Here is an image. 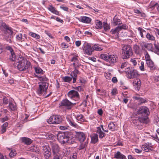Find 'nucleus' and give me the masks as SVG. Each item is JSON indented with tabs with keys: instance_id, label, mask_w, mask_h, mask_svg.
<instances>
[{
	"instance_id": "1",
	"label": "nucleus",
	"mask_w": 159,
	"mask_h": 159,
	"mask_svg": "<svg viewBox=\"0 0 159 159\" xmlns=\"http://www.w3.org/2000/svg\"><path fill=\"white\" fill-rule=\"evenodd\" d=\"M30 67V62L26 61V60L23 58H20L16 66L17 69L20 71H25L26 72H29Z\"/></svg>"
},
{
	"instance_id": "2",
	"label": "nucleus",
	"mask_w": 159,
	"mask_h": 159,
	"mask_svg": "<svg viewBox=\"0 0 159 159\" xmlns=\"http://www.w3.org/2000/svg\"><path fill=\"white\" fill-rule=\"evenodd\" d=\"M133 54L132 49L129 45H125L122 48V57L123 59L129 58Z\"/></svg>"
},
{
	"instance_id": "3",
	"label": "nucleus",
	"mask_w": 159,
	"mask_h": 159,
	"mask_svg": "<svg viewBox=\"0 0 159 159\" xmlns=\"http://www.w3.org/2000/svg\"><path fill=\"white\" fill-rule=\"evenodd\" d=\"M112 22L113 25L114 26L118 25V26L116 27L115 29H112L111 30L110 32L112 34H114L116 33H118L119 31L122 30H127L128 28V27L126 24H122V23H120V21L113 20Z\"/></svg>"
},
{
	"instance_id": "4",
	"label": "nucleus",
	"mask_w": 159,
	"mask_h": 159,
	"mask_svg": "<svg viewBox=\"0 0 159 159\" xmlns=\"http://www.w3.org/2000/svg\"><path fill=\"white\" fill-rule=\"evenodd\" d=\"M100 57L102 59L112 64L116 63L118 60V57L116 55H108L106 54H103L101 55Z\"/></svg>"
},
{
	"instance_id": "5",
	"label": "nucleus",
	"mask_w": 159,
	"mask_h": 159,
	"mask_svg": "<svg viewBox=\"0 0 159 159\" xmlns=\"http://www.w3.org/2000/svg\"><path fill=\"white\" fill-rule=\"evenodd\" d=\"M62 120V118L60 115H53L50 117L47 121L49 124H58L61 123Z\"/></svg>"
},
{
	"instance_id": "6",
	"label": "nucleus",
	"mask_w": 159,
	"mask_h": 159,
	"mask_svg": "<svg viewBox=\"0 0 159 159\" xmlns=\"http://www.w3.org/2000/svg\"><path fill=\"white\" fill-rule=\"evenodd\" d=\"M58 140L61 143L65 144L68 142V132L59 133L57 135Z\"/></svg>"
},
{
	"instance_id": "7",
	"label": "nucleus",
	"mask_w": 159,
	"mask_h": 159,
	"mask_svg": "<svg viewBox=\"0 0 159 159\" xmlns=\"http://www.w3.org/2000/svg\"><path fill=\"white\" fill-rule=\"evenodd\" d=\"M39 87L37 91V93L39 95H41L44 92H46L49 84L48 83L39 82Z\"/></svg>"
},
{
	"instance_id": "8",
	"label": "nucleus",
	"mask_w": 159,
	"mask_h": 159,
	"mask_svg": "<svg viewBox=\"0 0 159 159\" xmlns=\"http://www.w3.org/2000/svg\"><path fill=\"white\" fill-rule=\"evenodd\" d=\"M137 114L140 116H148L149 115V109L145 106L140 107L137 111Z\"/></svg>"
},
{
	"instance_id": "9",
	"label": "nucleus",
	"mask_w": 159,
	"mask_h": 159,
	"mask_svg": "<svg viewBox=\"0 0 159 159\" xmlns=\"http://www.w3.org/2000/svg\"><path fill=\"white\" fill-rule=\"evenodd\" d=\"M68 96L71 99L75 101H78L80 97L78 93L75 90H71L67 93Z\"/></svg>"
},
{
	"instance_id": "10",
	"label": "nucleus",
	"mask_w": 159,
	"mask_h": 159,
	"mask_svg": "<svg viewBox=\"0 0 159 159\" xmlns=\"http://www.w3.org/2000/svg\"><path fill=\"white\" fill-rule=\"evenodd\" d=\"M0 29L2 30L3 33L5 32L8 33H13L12 29L5 23L3 22L2 21L0 22Z\"/></svg>"
},
{
	"instance_id": "11",
	"label": "nucleus",
	"mask_w": 159,
	"mask_h": 159,
	"mask_svg": "<svg viewBox=\"0 0 159 159\" xmlns=\"http://www.w3.org/2000/svg\"><path fill=\"white\" fill-rule=\"evenodd\" d=\"M43 154L44 158L46 159H49L51 155V148L48 146H44L43 147Z\"/></svg>"
},
{
	"instance_id": "12",
	"label": "nucleus",
	"mask_w": 159,
	"mask_h": 159,
	"mask_svg": "<svg viewBox=\"0 0 159 159\" xmlns=\"http://www.w3.org/2000/svg\"><path fill=\"white\" fill-rule=\"evenodd\" d=\"M76 103H73L67 99L63 100L61 102L60 106H64L68 109H70L73 105Z\"/></svg>"
},
{
	"instance_id": "13",
	"label": "nucleus",
	"mask_w": 159,
	"mask_h": 159,
	"mask_svg": "<svg viewBox=\"0 0 159 159\" xmlns=\"http://www.w3.org/2000/svg\"><path fill=\"white\" fill-rule=\"evenodd\" d=\"M126 73L128 75V78L130 79H132L134 78L138 77L139 75L138 72L137 70L133 69H130L127 70L126 71Z\"/></svg>"
},
{
	"instance_id": "14",
	"label": "nucleus",
	"mask_w": 159,
	"mask_h": 159,
	"mask_svg": "<svg viewBox=\"0 0 159 159\" xmlns=\"http://www.w3.org/2000/svg\"><path fill=\"white\" fill-rule=\"evenodd\" d=\"M6 49L9 50L11 53V55L9 59V61H15L16 58V55L12 48L11 46H9L6 47Z\"/></svg>"
},
{
	"instance_id": "15",
	"label": "nucleus",
	"mask_w": 159,
	"mask_h": 159,
	"mask_svg": "<svg viewBox=\"0 0 159 159\" xmlns=\"http://www.w3.org/2000/svg\"><path fill=\"white\" fill-rule=\"evenodd\" d=\"M83 50L84 54L89 55H91L93 51L91 46L88 44H85L84 46L83 47Z\"/></svg>"
},
{
	"instance_id": "16",
	"label": "nucleus",
	"mask_w": 159,
	"mask_h": 159,
	"mask_svg": "<svg viewBox=\"0 0 159 159\" xmlns=\"http://www.w3.org/2000/svg\"><path fill=\"white\" fill-rule=\"evenodd\" d=\"M13 33L12 32L7 33L6 31L4 32V33H3L4 38L7 42L9 43L12 42L11 38Z\"/></svg>"
},
{
	"instance_id": "17",
	"label": "nucleus",
	"mask_w": 159,
	"mask_h": 159,
	"mask_svg": "<svg viewBox=\"0 0 159 159\" xmlns=\"http://www.w3.org/2000/svg\"><path fill=\"white\" fill-rule=\"evenodd\" d=\"M51 146L53 153L60 152V148L57 144L52 143L51 144Z\"/></svg>"
},
{
	"instance_id": "18",
	"label": "nucleus",
	"mask_w": 159,
	"mask_h": 159,
	"mask_svg": "<svg viewBox=\"0 0 159 159\" xmlns=\"http://www.w3.org/2000/svg\"><path fill=\"white\" fill-rule=\"evenodd\" d=\"M91 142L92 143L95 144L98 141V135L96 133H93L91 135Z\"/></svg>"
},
{
	"instance_id": "19",
	"label": "nucleus",
	"mask_w": 159,
	"mask_h": 159,
	"mask_svg": "<svg viewBox=\"0 0 159 159\" xmlns=\"http://www.w3.org/2000/svg\"><path fill=\"white\" fill-rule=\"evenodd\" d=\"M77 134L78 139L80 142H83L85 139V135L83 132H78Z\"/></svg>"
},
{
	"instance_id": "20",
	"label": "nucleus",
	"mask_w": 159,
	"mask_h": 159,
	"mask_svg": "<svg viewBox=\"0 0 159 159\" xmlns=\"http://www.w3.org/2000/svg\"><path fill=\"white\" fill-rule=\"evenodd\" d=\"M96 132L98 134L99 138L100 139H102L106 136V134L104 131L100 129L99 127L97 128Z\"/></svg>"
},
{
	"instance_id": "21",
	"label": "nucleus",
	"mask_w": 159,
	"mask_h": 159,
	"mask_svg": "<svg viewBox=\"0 0 159 159\" xmlns=\"http://www.w3.org/2000/svg\"><path fill=\"white\" fill-rule=\"evenodd\" d=\"M146 61L148 66L151 70H154L156 69V67L154 65L153 62L151 60L148 59L146 60Z\"/></svg>"
},
{
	"instance_id": "22",
	"label": "nucleus",
	"mask_w": 159,
	"mask_h": 159,
	"mask_svg": "<svg viewBox=\"0 0 159 159\" xmlns=\"http://www.w3.org/2000/svg\"><path fill=\"white\" fill-rule=\"evenodd\" d=\"M71 61L74 62L73 65H74V68H75L76 66L79 67V66H80L81 65L80 64H78L79 60L77 58V57H73L71 60Z\"/></svg>"
},
{
	"instance_id": "23",
	"label": "nucleus",
	"mask_w": 159,
	"mask_h": 159,
	"mask_svg": "<svg viewBox=\"0 0 159 159\" xmlns=\"http://www.w3.org/2000/svg\"><path fill=\"white\" fill-rule=\"evenodd\" d=\"M141 47L143 49L144 48H147L148 50L152 51L153 48L152 44H146L143 43L141 45Z\"/></svg>"
},
{
	"instance_id": "24",
	"label": "nucleus",
	"mask_w": 159,
	"mask_h": 159,
	"mask_svg": "<svg viewBox=\"0 0 159 159\" xmlns=\"http://www.w3.org/2000/svg\"><path fill=\"white\" fill-rule=\"evenodd\" d=\"M148 116H140L139 119L140 123H148L149 121Z\"/></svg>"
},
{
	"instance_id": "25",
	"label": "nucleus",
	"mask_w": 159,
	"mask_h": 159,
	"mask_svg": "<svg viewBox=\"0 0 159 159\" xmlns=\"http://www.w3.org/2000/svg\"><path fill=\"white\" fill-rule=\"evenodd\" d=\"M27 150L28 151L34 152L38 153L39 152V150L38 149V148L34 145L31 146L27 148Z\"/></svg>"
},
{
	"instance_id": "26",
	"label": "nucleus",
	"mask_w": 159,
	"mask_h": 159,
	"mask_svg": "<svg viewBox=\"0 0 159 159\" xmlns=\"http://www.w3.org/2000/svg\"><path fill=\"white\" fill-rule=\"evenodd\" d=\"M48 9L53 13L57 15L59 14V12L52 5H49L48 7Z\"/></svg>"
},
{
	"instance_id": "27",
	"label": "nucleus",
	"mask_w": 159,
	"mask_h": 159,
	"mask_svg": "<svg viewBox=\"0 0 159 159\" xmlns=\"http://www.w3.org/2000/svg\"><path fill=\"white\" fill-rule=\"evenodd\" d=\"M158 4L157 3L155 2H151L150 4L148 6V9L149 11H151L153 10L155 7L158 5Z\"/></svg>"
},
{
	"instance_id": "28",
	"label": "nucleus",
	"mask_w": 159,
	"mask_h": 159,
	"mask_svg": "<svg viewBox=\"0 0 159 159\" xmlns=\"http://www.w3.org/2000/svg\"><path fill=\"white\" fill-rule=\"evenodd\" d=\"M133 85L138 89L140 88L141 84V81L139 79H135L133 82Z\"/></svg>"
},
{
	"instance_id": "29",
	"label": "nucleus",
	"mask_w": 159,
	"mask_h": 159,
	"mask_svg": "<svg viewBox=\"0 0 159 159\" xmlns=\"http://www.w3.org/2000/svg\"><path fill=\"white\" fill-rule=\"evenodd\" d=\"M133 98L134 99L138 100L139 102V104L145 103L147 102L145 99L142 98L140 97H133Z\"/></svg>"
},
{
	"instance_id": "30",
	"label": "nucleus",
	"mask_w": 159,
	"mask_h": 159,
	"mask_svg": "<svg viewBox=\"0 0 159 159\" xmlns=\"http://www.w3.org/2000/svg\"><path fill=\"white\" fill-rule=\"evenodd\" d=\"M114 157L116 159H125V156L121 154L120 152L118 151L115 154Z\"/></svg>"
},
{
	"instance_id": "31",
	"label": "nucleus",
	"mask_w": 159,
	"mask_h": 159,
	"mask_svg": "<svg viewBox=\"0 0 159 159\" xmlns=\"http://www.w3.org/2000/svg\"><path fill=\"white\" fill-rule=\"evenodd\" d=\"M22 140L23 143L27 145L30 144L32 141L30 139L25 137L22 138Z\"/></svg>"
},
{
	"instance_id": "32",
	"label": "nucleus",
	"mask_w": 159,
	"mask_h": 159,
	"mask_svg": "<svg viewBox=\"0 0 159 159\" xmlns=\"http://www.w3.org/2000/svg\"><path fill=\"white\" fill-rule=\"evenodd\" d=\"M8 106L11 111H14L16 109V105L15 103L9 102Z\"/></svg>"
},
{
	"instance_id": "33",
	"label": "nucleus",
	"mask_w": 159,
	"mask_h": 159,
	"mask_svg": "<svg viewBox=\"0 0 159 159\" xmlns=\"http://www.w3.org/2000/svg\"><path fill=\"white\" fill-rule=\"evenodd\" d=\"M134 50L135 53L137 54H140V50L138 45H135L134 46Z\"/></svg>"
},
{
	"instance_id": "34",
	"label": "nucleus",
	"mask_w": 159,
	"mask_h": 159,
	"mask_svg": "<svg viewBox=\"0 0 159 159\" xmlns=\"http://www.w3.org/2000/svg\"><path fill=\"white\" fill-rule=\"evenodd\" d=\"M39 80L41 82V83H48L47 82L48 81V79L45 76H38Z\"/></svg>"
},
{
	"instance_id": "35",
	"label": "nucleus",
	"mask_w": 159,
	"mask_h": 159,
	"mask_svg": "<svg viewBox=\"0 0 159 159\" xmlns=\"http://www.w3.org/2000/svg\"><path fill=\"white\" fill-rule=\"evenodd\" d=\"M132 121L133 123L136 125H139L141 123L139 117L138 118H133Z\"/></svg>"
},
{
	"instance_id": "36",
	"label": "nucleus",
	"mask_w": 159,
	"mask_h": 159,
	"mask_svg": "<svg viewBox=\"0 0 159 159\" xmlns=\"http://www.w3.org/2000/svg\"><path fill=\"white\" fill-rule=\"evenodd\" d=\"M35 71L36 74L39 75L43 74V71L39 67H36L35 68Z\"/></svg>"
},
{
	"instance_id": "37",
	"label": "nucleus",
	"mask_w": 159,
	"mask_h": 159,
	"mask_svg": "<svg viewBox=\"0 0 159 159\" xmlns=\"http://www.w3.org/2000/svg\"><path fill=\"white\" fill-rule=\"evenodd\" d=\"M76 119L78 121H84V116L82 114L78 115L75 116Z\"/></svg>"
},
{
	"instance_id": "38",
	"label": "nucleus",
	"mask_w": 159,
	"mask_h": 159,
	"mask_svg": "<svg viewBox=\"0 0 159 159\" xmlns=\"http://www.w3.org/2000/svg\"><path fill=\"white\" fill-rule=\"evenodd\" d=\"M60 152L56 153H53V158H56L58 159H61L62 156L60 153Z\"/></svg>"
},
{
	"instance_id": "39",
	"label": "nucleus",
	"mask_w": 159,
	"mask_h": 159,
	"mask_svg": "<svg viewBox=\"0 0 159 159\" xmlns=\"http://www.w3.org/2000/svg\"><path fill=\"white\" fill-rule=\"evenodd\" d=\"M67 120L70 125L74 127H77V125L74 121L73 120L70 119H68Z\"/></svg>"
},
{
	"instance_id": "40",
	"label": "nucleus",
	"mask_w": 159,
	"mask_h": 159,
	"mask_svg": "<svg viewBox=\"0 0 159 159\" xmlns=\"http://www.w3.org/2000/svg\"><path fill=\"white\" fill-rule=\"evenodd\" d=\"M104 29L105 31H107L110 29V25L106 22H104L103 23Z\"/></svg>"
},
{
	"instance_id": "41",
	"label": "nucleus",
	"mask_w": 159,
	"mask_h": 159,
	"mask_svg": "<svg viewBox=\"0 0 159 159\" xmlns=\"http://www.w3.org/2000/svg\"><path fill=\"white\" fill-rule=\"evenodd\" d=\"M63 80L66 82H70L72 80V77L69 76H65L62 78Z\"/></svg>"
},
{
	"instance_id": "42",
	"label": "nucleus",
	"mask_w": 159,
	"mask_h": 159,
	"mask_svg": "<svg viewBox=\"0 0 159 159\" xmlns=\"http://www.w3.org/2000/svg\"><path fill=\"white\" fill-rule=\"evenodd\" d=\"M142 149L147 152H149L150 150L152 151V149L150 148L149 145L148 146H144V147H143L142 148Z\"/></svg>"
},
{
	"instance_id": "43",
	"label": "nucleus",
	"mask_w": 159,
	"mask_h": 159,
	"mask_svg": "<svg viewBox=\"0 0 159 159\" xmlns=\"http://www.w3.org/2000/svg\"><path fill=\"white\" fill-rule=\"evenodd\" d=\"M98 20H97V21H98ZM99 21L97 22L96 24V28L98 29H100L102 28V22L100 20H98Z\"/></svg>"
},
{
	"instance_id": "44",
	"label": "nucleus",
	"mask_w": 159,
	"mask_h": 159,
	"mask_svg": "<svg viewBox=\"0 0 159 159\" xmlns=\"http://www.w3.org/2000/svg\"><path fill=\"white\" fill-rule=\"evenodd\" d=\"M93 49H92L93 50H95L96 51H100L102 50V49L99 46L95 44L93 45L92 47Z\"/></svg>"
},
{
	"instance_id": "45",
	"label": "nucleus",
	"mask_w": 159,
	"mask_h": 159,
	"mask_svg": "<svg viewBox=\"0 0 159 159\" xmlns=\"http://www.w3.org/2000/svg\"><path fill=\"white\" fill-rule=\"evenodd\" d=\"M29 34L31 36L35 38L38 39H39L40 37L39 35L36 34L34 33L30 32L29 33Z\"/></svg>"
},
{
	"instance_id": "46",
	"label": "nucleus",
	"mask_w": 159,
	"mask_h": 159,
	"mask_svg": "<svg viewBox=\"0 0 159 159\" xmlns=\"http://www.w3.org/2000/svg\"><path fill=\"white\" fill-rule=\"evenodd\" d=\"M146 38L148 40H154L155 39L154 37L152 35L148 33L146 35Z\"/></svg>"
},
{
	"instance_id": "47",
	"label": "nucleus",
	"mask_w": 159,
	"mask_h": 159,
	"mask_svg": "<svg viewBox=\"0 0 159 159\" xmlns=\"http://www.w3.org/2000/svg\"><path fill=\"white\" fill-rule=\"evenodd\" d=\"M109 129L112 131L114 130L115 129V125L112 122L110 123L108 126Z\"/></svg>"
},
{
	"instance_id": "48",
	"label": "nucleus",
	"mask_w": 159,
	"mask_h": 159,
	"mask_svg": "<svg viewBox=\"0 0 159 159\" xmlns=\"http://www.w3.org/2000/svg\"><path fill=\"white\" fill-rule=\"evenodd\" d=\"M87 146V144L86 143H81L79 147L78 148V149L79 150L83 149H84Z\"/></svg>"
},
{
	"instance_id": "49",
	"label": "nucleus",
	"mask_w": 159,
	"mask_h": 159,
	"mask_svg": "<svg viewBox=\"0 0 159 159\" xmlns=\"http://www.w3.org/2000/svg\"><path fill=\"white\" fill-rule=\"evenodd\" d=\"M75 140L76 138L75 137H73L72 139H69L68 142L67 143L69 144H72L75 143H76Z\"/></svg>"
},
{
	"instance_id": "50",
	"label": "nucleus",
	"mask_w": 159,
	"mask_h": 159,
	"mask_svg": "<svg viewBox=\"0 0 159 159\" xmlns=\"http://www.w3.org/2000/svg\"><path fill=\"white\" fill-rule=\"evenodd\" d=\"M154 45L155 49V51L157 54H159V44L158 43H155Z\"/></svg>"
},
{
	"instance_id": "51",
	"label": "nucleus",
	"mask_w": 159,
	"mask_h": 159,
	"mask_svg": "<svg viewBox=\"0 0 159 159\" xmlns=\"http://www.w3.org/2000/svg\"><path fill=\"white\" fill-rule=\"evenodd\" d=\"M47 136H48L47 138L48 139L53 140L55 138V136L52 134H47Z\"/></svg>"
},
{
	"instance_id": "52",
	"label": "nucleus",
	"mask_w": 159,
	"mask_h": 159,
	"mask_svg": "<svg viewBox=\"0 0 159 159\" xmlns=\"http://www.w3.org/2000/svg\"><path fill=\"white\" fill-rule=\"evenodd\" d=\"M138 30L140 32V34L141 35V37L142 38H143V32H145V31L143 30L140 27H139L138 28Z\"/></svg>"
},
{
	"instance_id": "53",
	"label": "nucleus",
	"mask_w": 159,
	"mask_h": 159,
	"mask_svg": "<svg viewBox=\"0 0 159 159\" xmlns=\"http://www.w3.org/2000/svg\"><path fill=\"white\" fill-rule=\"evenodd\" d=\"M141 66H139L140 69L142 71L144 70V62L143 61L141 62Z\"/></svg>"
},
{
	"instance_id": "54",
	"label": "nucleus",
	"mask_w": 159,
	"mask_h": 159,
	"mask_svg": "<svg viewBox=\"0 0 159 159\" xmlns=\"http://www.w3.org/2000/svg\"><path fill=\"white\" fill-rule=\"evenodd\" d=\"M16 153L15 151H13L11 150L9 153V155L11 157H12L16 155Z\"/></svg>"
},
{
	"instance_id": "55",
	"label": "nucleus",
	"mask_w": 159,
	"mask_h": 159,
	"mask_svg": "<svg viewBox=\"0 0 159 159\" xmlns=\"http://www.w3.org/2000/svg\"><path fill=\"white\" fill-rule=\"evenodd\" d=\"M74 89L75 90H76L79 92H81L83 90V89L81 86H78L75 88Z\"/></svg>"
},
{
	"instance_id": "56",
	"label": "nucleus",
	"mask_w": 159,
	"mask_h": 159,
	"mask_svg": "<svg viewBox=\"0 0 159 159\" xmlns=\"http://www.w3.org/2000/svg\"><path fill=\"white\" fill-rule=\"evenodd\" d=\"M3 103L5 104H7L8 103V99L6 97H4L3 98Z\"/></svg>"
},
{
	"instance_id": "57",
	"label": "nucleus",
	"mask_w": 159,
	"mask_h": 159,
	"mask_svg": "<svg viewBox=\"0 0 159 159\" xmlns=\"http://www.w3.org/2000/svg\"><path fill=\"white\" fill-rule=\"evenodd\" d=\"M80 18L81 20H91V19L86 16H81Z\"/></svg>"
},
{
	"instance_id": "58",
	"label": "nucleus",
	"mask_w": 159,
	"mask_h": 159,
	"mask_svg": "<svg viewBox=\"0 0 159 159\" xmlns=\"http://www.w3.org/2000/svg\"><path fill=\"white\" fill-rule=\"evenodd\" d=\"M17 39L19 40H21L22 39V34H20L17 35L16 37Z\"/></svg>"
},
{
	"instance_id": "59",
	"label": "nucleus",
	"mask_w": 159,
	"mask_h": 159,
	"mask_svg": "<svg viewBox=\"0 0 159 159\" xmlns=\"http://www.w3.org/2000/svg\"><path fill=\"white\" fill-rule=\"evenodd\" d=\"M127 65V63L126 62H124L122 63L121 66H120L121 69H123L124 67H125Z\"/></svg>"
},
{
	"instance_id": "60",
	"label": "nucleus",
	"mask_w": 159,
	"mask_h": 159,
	"mask_svg": "<svg viewBox=\"0 0 159 159\" xmlns=\"http://www.w3.org/2000/svg\"><path fill=\"white\" fill-rule=\"evenodd\" d=\"M60 8L64 11H68V8L67 7H64L63 6H60Z\"/></svg>"
},
{
	"instance_id": "61",
	"label": "nucleus",
	"mask_w": 159,
	"mask_h": 159,
	"mask_svg": "<svg viewBox=\"0 0 159 159\" xmlns=\"http://www.w3.org/2000/svg\"><path fill=\"white\" fill-rule=\"evenodd\" d=\"M71 133H68V138L72 139L73 137H75V136L71 135Z\"/></svg>"
},
{
	"instance_id": "62",
	"label": "nucleus",
	"mask_w": 159,
	"mask_h": 159,
	"mask_svg": "<svg viewBox=\"0 0 159 159\" xmlns=\"http://www.w3.org/2000/svg\"><path fill=\"white\" fill-rule=\"evenodd\" d=\"M61 46L62 48H67L68 47V46L65 43H62L61 44Z\"/></svg>"
},
{
	"instance_id": "63",
	"label": "nucleus",
	"mask_w": 159,
	"mask_h": 159,
	"mask_svg": "<svg viewBox=\"0 0 159 159\" xmlns=\"http://www.w3.org/2000/svg\"><path fill=\"white\" fill-rule=\"evenodd\" d=\"M70 75L71 76L72 79L73 78H77V74L72 72L71 73Z\"/></svg>"
},
{
	"instance_id": "64",
	"label": "nucleus",
	"mask_w": 159,
	"mask_h": 159,
	"mask_svg": "<svg viewBox=\"0 0 159 159\" xmlns=\"http://www.w3.org/2000/svg\"><path fill=\"white\" fill-rule=\"evenodd\" d=\"M155 32L156 35L159 38V30L158 29H156L155 30Z\"/></svg>"
}]
</instances>
